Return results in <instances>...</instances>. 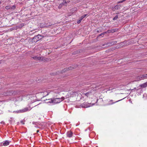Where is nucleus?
<instances>
[{
	"mask_svg": "<svg viewBox=\"0 0 147 147\" xmlns=\"http://www.w3.org/2000/svg\"><path fill=\"white\" fill-rule=\"evenodd\" d=\"M44 37L43 36L39 34L37 36H34L33 38V40L34 42H36L39 40Z\"/></svg>",
	"mask_w": 147,
	"mask_h": 147,
	"instance_id": "obj_1",
	"label": "nucleus"
},
{
	"mask_svg": "<svg viewBox=\"0 0 147 147\" xmlns=\"http://www.w3.org/2000/svg\"><path fill=\"white\" fill-rule=\"evenodd\" d=\"M64 97H62L61 98H53V103H59L64 99Z\"/></svg>",
	"mask_w": 147,
	"mask_h": 147,
	"instance_id": "obj_2",
	"label": "nucleus"
},
{
	"mask_svg": "<svg viewBox=\"0 0 147 147\" xmlns=\"http://www.w3.org/2000/svg\"><path fill=\"white\" fill-rule=\"evenodd\" d=\"M147 78V74H144L137 76V79L138 80Z\"/></svg>",
	"mask_w": 147,
	"mask_h": 147,
	"instance_id": "obj_3",
	"label": "nucleus"
},
{
	"mask_svg": "<svg viewBox=\"0 0 147 147\" xmlns=\"http://www.w3.org/2000/svg\"><path fill=\"white\" fill-rule=\"evenodd\" d=\"M10 143L9 141L8 140H6L4 141V142H1L0 143V146H7L9 145Z\"/></svg>",
	"mask_w": 147,
	"mask_h": 147,
	"instance_id": "obj_4",
	"label": "nucleus"
},
{
	"mask_svg": "<svg viewBox=\"0 0 147 147\" xmlns=\"http://www.w3.org/2000/svg\"><path fill=\"white\" fill-rule=\"evenodd\" d=\"M81 107L84 108H86L90 106V105L89 103L86 102H84L81 105Z\"/></svg>",
	"mask_w": 147,
	"mask_h": 147,
	"instance_id": "obj_5",
	"label": "nucleus"
},
{
	"mask_svg": "<svg viewBox=\"0 0 147 147\" xmlns=\"http://www.w3.org/2000/svg\"><path fill=\"white\" fill-rule=\"evenodd\" d=\"M30 109H28V108L26 107L24 109L20 110L18 111V112L19 113H22L26 112L28 111H30Z\"/></svg>",
	"mask_w": 147,
	"mask_h": 147,
	"instance_id": "obj_6",
	"label": "nucleus"
},
{
	"mask_svg": "<svg viewBox=\"0 0 147 147\" xmlns=\"http://www.w3.org/2000/svg\"><path fill=\"white\" fill-rule=\"evenodd\" d=\"M73 134V133L72 132V131H67L66 134L67 137L69 138H70L72 136Z\"/></svg>",
	"mask_w": 147,
	"mask_h": 147,
	"instance_id": "obj_7",
	"label": "nucleus"
},
{
	"mask_svg": "<svg viewBox=\"0 0 147 147\" xmlns=\"http://www.w3.org/2000/svg\"><path fill=\"white\" fill-rule=\"evenodd\" d=\"M118 30V29L117 28H115L114 29H112L110 30H108V31L109 32V33H112L114 32H116Z\"/></svg>",
	"mask_w": 147,
	"mask_h": 147,
	"instance_id": "obj_8",
	"label": "nucleus"
},
{
	"mask_svg": "<svg viewBox=\"0 0 147 147\" xmlns=\"http://www.w3.org/2000/svg\"><path fill=\"white\" fill-rule=\"evenodd\" d=\"M122 100V99H121V100H118L115 101V102H113V100H110L109 101V102H108V105H112V104H113L116 102H118Z\"/></svg>",
	"mask_w": 147,
	"mask_h": 147,
	"instance_id": "obj_9",
	"label": "nucleus"
},
{
	"mask_svg": "<svg viewBox=\"0 0 147 147\" xmlns=\"http://www.w3.org/2000/svg\"><path fill=\"white\" fill-rule=\"evenodd\" d=\"M140 86L141 87V88H145L147 87V81L142 84L140 85Z\"/></svg>",
	"mask_w": 147,
	"mask_h": 147,
	"instance_id": "obj_10",
	"label": "nucleus"
},
{
	"mask_svg": "<svg viewBox=\"0 0 147 147\" xmlns=\"http://www.w3.org/2000/svg\"><path fill=\"white\" fill-rule=\"evenodd\" d=\"M32 58L33 59L36 61L40 60L41 59V57H38V56H34L32 57Z\"/></svg>",
	"mask_w": 147,
	"mask_h": 147,
	"instance_id": "obj_11",
	"label": "nucleus"
},
{
	"mask_svg": "<svg viewBox=\"0 0 147 147\" xmlns=\"http://www.w3.org/2000/svg\"><path fill=\"white\" fill-rule=\"evenodd\" d=\"M46 101V102L47 103H53V98H51L48 99H46L45 100Z\"/></svg>",
	"mask_w": 147,
	"mask_h": 147,
	"instance_id": "obj_12",
	"label": "nucleus"
},
{
	"mask_svg": "<svg viewBox=\"0 0 147 147\" xmlns=\"http://www.w3.org/2000/svg\"><path fill=\"white\" fill-rule=\"evenodd\" d=\"M41 59L40 60L43 61H48V59L47 58L44 57H41Z\"/></svg>",
	"mask_w": 147,
	"mask_h": 147,
	"instance_id": "obj_13",
	"label": "nucleus"
},
{
	"mask_svg": "<svg viewBox=\"0 0 147 147\" xmlns=\"http://www.w3.org/2000/svg\"><path fill=\"white\" fill-rule=\"evenodd\" d=\"M40 28H43L46 27V24L45 23H42L40 24Z\"/></svg>",
	"mask_w": 147,
	"mask_h": 147,
	"instance_id": "obj_14",
	"label": "nucleus"
},
{
	"mask_svg": "<svg viewBox=\"0 0 147 147\" xmlns=\"http://www.w3.org/2000/svg\"><path fill=\"white\" fill-rule=\"evenodd\" d=\"M114 44H113V41H110V42H108L106 44V45H108L109 46H111V45H114Z\"/></svg>",
	"mask_w": 147,
	"mask_h": 147,
	"instance_id": "obj_15",
	"label": "nucleus"
},
{
	"mask_svg": "<svg viewBox=\"0 0 147 147\" xmlns=\"http://www.w3.org/2000/svg\"><path fill=\"white\" fill-rule=\"evenodd\" d=\"M12 94L10 91L7 92H5L4 94V95L5 96L10 95L11 94Z\"/></svg>",
	"mask_w": 147,
	"mask_h": 147,
	"instance_id": "obj_16",
	"label": "nucleus"
},
{
	"mask_svg": "<svg viewBox=\"0 0 147 147\" xmlns=\"http://www.w3.org/2000/svg\"><path fill=\"white\" fill-rule=\"evenodd\" d=\"M67 71H68L67 68L66 67L63 69L60 72L61 73H63L66 72Z\"/></svg>",
	"mask_w": 147,
	"mask_h": 147,
	"instance_id": "obj_17",
	"label": "nucleus"
},
{
	"mask_svg": "<svg viewBox=\"0 0 147 147\" xmlns=\"http://www.w3.org/2000/svg\"><path fill=\"white\" fill-rule=\"evenodd\" d=\"M16 6L15 5H14L12 6H10V9L12 10H14L16 9Z\"/></svg>",
	"mask_w": 147,
	"mask_h": 147,
	"instance_id": "obj_18",
	"label": "nucleus"
},
{
	"mask_svg": "<svg viewBox=\"0 0 147 147\" xmlns=\"http://www.w3.org/2000/svg\"><path fill=\"white\" fill-rule=\"evenodd\" d=\"M91 92H89L86 93H84V94L88 97L89 95H90Z\"/></svg>",
	"mask_w": 147,
	"mask_h": 147,
	"instance_id": "obj_19",
	"label": "nucleus"
},
{
	"mask_svg": "<svg viewBox=\"0 0 147 147\" xmlns=\"http://www.w3.org/2000/svg\"><path fill=\"white\" fill-rule=\"evenodd\" d=\"M67 68L68 71L71 70L73 69H74L73 67H72L71 66H70Z\"/></svg>",
	"mask_w": 147,
	"mask_h": 147,
	"instance_id": "obj_20",
	"label": "nucleus"
},
{
	"mask_svg": "<svg viewBox=\"0 0 147 147\" xmlns=\"http://www.w3.org/2000/svg\"><path fill=\"white\" fill-rule=\"evenodd\" d=\"M79 53V51H75L72 54L73 55H76L77 54H78Z\"/></svg>",
	"mask_w": 147,
	"mask_h": 147,
	"instance_id": "obj_21",
	"label": "nucleus"
},
{
	"mask_svg": "<svg viewBox=\"0 0 147 147\" xmlns=\"http://www.w3.org/2000/svg\"><path fill=\"white\" fill-rule=\"evenodd\" d=\"M87 15V14H84V15H83V16H81V17H80V18L82 19V20L83 18H85Z\"/></svg>",
	"mask_w": 147,
	"mask_h": 147,
	"instance_id": "obj_22",
	"label": "nucleus"
},
{
	"mask_svg": "<svg viewBox=\"0 0 147 147\" xmlns=\"http://www.w3.org/2000/svg\"><path fill=\"white\" fill-rule=\"evenodd\" d=\"M5 9H10V5H8L7 6L5 7Z\"/></svg>",
	"mask_w": 147,
	"mask_h": 147,
	"instance_id": "obj_23",
	"label": "nucleus"
},
{
	"mask_svg": "<svg viewBox=\"0 0 147 147\" xmlns=\"http://www.w3.org/2000/svg\"><path fill=\"white\" fill-rule=\"evenodd\" d=\"M118 15L116 16L113 19V20H116L118 18Z\"/></svg>",
	"mask_w": 147,
	"mask_h": 147,
	"instance_id": "obj_24",
	"label": "nucleus"
},
{
	"mask_svg": "<svg viewBox=\"0 0 147 147\" xmlns=\"http://www.w3.org/2000/svg\"><path fill=\"white\" fill-rule=\"evenodd\" d=\"M82 20L80 18V20H78L77 21V23L78 24H79V23H80V22H81Z\"/></svg>",
	"mask_w": 147,
	"mask_h": 147,
	"instance_id": "obj_25",
	"label": "nucleus"
},
{
	"mask_svg": "<svg viewBox=\"0 0 147 147\" xmlns=\"http://www.w3.org/2000/svg\"><path fill=\"white\" fill-rule=\"evenodd\" d=\"M29 41L30 42H32V43L34 42L33 40V38L32 39H30L29 40Z\"/></svg>",
	"mask_w": 147,
	"mask_h": 147,
	"instance_id": "obj_26",
	"label": "nucleus"
},
{
	"mask_svg": "<svg viewBox=\"0 0 147 147\" xmlns=\"http://www.w3.org/2000/svg\"><path fill=\"white\" fill-rule=\"evenodd\" d=\"M102 33L103 34V35H104V34H105L109 33V32H108V30L107 31L105 32Z\"/></svg>",
	"mask_w": 147,
	"mask_h": 147,
	"instance_id": "obj_27",
	"label": "nucleus"
},
{
	"mask_svg": "<svg viewBox=\"0 0 147 147\" xmlns=\"http://www.w3.org/2000/svg\"><path fill=\"white\" fill-rule=\"evenodd\" d=\"M126 0H123V1H119V2H118V3H123V2L125 1Z\"/></svg>",
	"mask_w": 147,
	"mask_h": 147,
	"instance_id": "obj_28",
	"label": "nucleus"
},
{
	"mask_svg": "<svg viewBox=\"0 0 147 147\" xmlns=\"http://www.w3.org/2000/svg\"><path fill=\"white\" fill-rule=\"evenodd\" d=\"M113 41V44L114 45L116 44L117 42L116 41Z\"/></svg>",
	"mask_w": 147,
	"mask_h": 147,
	"instance_id": "obj_29",
	"label": "nucleus"
},
{
	"mask_svg": "<svg viewBox=\"0 0 147 147\" xmlns=\"http://www.w3.org/2000/svg\"><path fill=\"white\" fill-rule=\"evenodd\" d=\"M103 35V34L102 33L100 34L98 36V37H99L100 36H102V35Z\"/></svg>",
	"mask_w": 147,
	"mask_h": 147,
	"instance_id": "obj_30",
	"label": "nucleus"
},
{
	"mask_svg": "<svg viewBox=\"0 0 147 147\" xmlns=\"http://www.w3.org/2000/svg\"><path fill=\"white\" fill-rule=\"evenodd\" d=\"M78 66V65H74V67H73L74 68H76Z\"/></svg>",
	"mask_w": 147,
	"mask_h": 147,
	"instance_id": "obj_31",
	"label": "nucleus"
},
{
	"mask_svg": "<svg viewBox=\"0 0 147 147\" xmlns=\"http://www.w3.org/2000/svg\"><path fill=\"white\" fill-rule=\"evenodd\" d=\"M56 73H52V74H51V75H56Z\"/></svg>",
	"mask_w": 147,
	"mask_h": 147,
	"instance_id": "obj_32",
	"label": "nucleus"
},
{
	"mask_svg": "<svg viewBox=\"0 0 147 147\" xmlns=\"http://www.w3.org/2000/svg\"><path fill=\"white\" fill-rule=\"evenodd\" d=\"M20 122H21V123H22L23 124H24V123L23 120L21 121Z\"/></svg>",
	"mask_w": 147,
	"mask_h": 147,
	"instance_id": "obj_33",
	"label": "nucleus"
},
{
	"mask_svg": "<svg viewBox=\"0 0 147 147\" xmlns=\"http://www.w3.org/2000/svg\"><path fill=\"white\" fill-rule=\"evenodd\" d=\"M101 30H100V31H99V30H97V33H99V32H101Z\"/></svg>",
	"mask_w": 147,
	"mask_h": 147,
	"instance_id": "obj_34",
	"label": "nucleus"
},
{
	"mask_svg": "<svg viewBox=\"0 0 147 147\" xmlns=\"http://www.w3.org/2000/svg\"><path fill=\"white\" fill-rule=\"evenodd\" d=\"M39 131V130H38L36 131V132L37 133H38V132Z\"/></svg>",
	"mask_w": 147,
	"mask_h": 147,
	"instance_id": "obj_35",
	"label": "nucleus"
},
{
	"mask_svg": "<svg viewBox=\"0 0 147 147\" xmlns=\"http://www.w3.org/2000/svg\"><path fill=\"white\" fill-rule=\"evenodd\" d=\"M61 7H60V5H59V6L58 7H59V8H61Z\"/></svg>",
	"mask_w": 147,
	"mask_h": 147,
	"instance_id": "obj_36",
	"label": "nucleus"
},
{
	"mask_svg": "<svg viewBox=\"0 0 147 147\" xmlns=\"http://www.w3.org/2000/svg\"><path fill=\"white\" fill-rule=\"evenodd\" d=\"M1 3H2V2L1 1H0V4H1Z\"/></svg>",
	"mask_w": 147,
	"mask_h": 147,
	"instance_id": "obj_37",
	"label": "nucleus"
},
{
	"mask_svg": "<svg viewBox=\"0 0 147 147\" xmlns=\"http://www.w3.org/2000/svg\"><path fill=\"white\" fill-rule=\"evenodd\" d=\"M65 3H66V1H65Z\"/></svg>",
	"mask_w": 147,
	"mask_h": 147,
	"instance_id": "obj_38",
	"label": "nucleus"
}]
</instances>
